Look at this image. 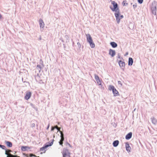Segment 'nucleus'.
I'll use <instances>...</instances> for the list:
<instances>
[{
  "label": "nucleus",
  "instance_id": "0eeeda50",
  "mask_svg": "<svg viewBox=\"0 0 157 157\" xmlns=\"http://www.w3.org/2000/svg\"><path fill=\"white\" fill-rule=\"evenodd\" d=\"M31 95V92H26L25 95V98L26 100L29 99Z\"/></svg>",
  "mask_w": 157,
  "mask_h": 157
},
{
  "label": "nucleus",
  "instance_id": "5701e85b",
  "mask_svg": "<svg viewBox=\"0 0 157 157\" xmlns=\"http://www.w3.org/2000/svg\"><path fill=\"white\" fill-rule=\"evenodd\" d=\"M0 148H1L2 149L5 150L6 147L4 145H3L0 144Z\"/></svg>",
  "mask_w": 157,
  "mask_h": 157
},
{
  "label": "nucleus",
  "instance_id": "58836bf2",
  "mask_svg": "<svg viewBox=\"0 0 157 157\" xmlns=\"http://www.w3.org/2000/svg\"><path fill=\"white\" fill-rule=\"evenodd\" d=\"M50 125L49 124L47 126V127L46 128V129L48 130L49 127Z\"/></svg>",
  "mask_w": 157,
  "mask_h": 157
},
{
  "label": "nucleus",
  "instance_id": "de8ad7c7",
  "mask_svg": "<svg viewBox=\"0 0 157 157\" xmlns=\"http://www.w3.org/2000/svg\"><path fill=\"white\" fill-rule=\"evenodd\" d=\"M128 54V52H127L126 54V55H127Z\"/></svg>",
  "mask_w": 157,
  "mask_h": 157
},
{
  "label": "nucleus",
  "instance_id": "9d476101",
  "mask_svg": "<svg viewBox=\"0 0 157 157\" xmlns=\"http://www.w3.org/2000/svg\"><path fill=\"white\" fill-rule=\"evenodd\" d=\"M132 136V132H130L127 134L125 136V139L127 140H129L131 139Z\"/></svg>",
  "mask_w": 157,
  "mask_h": 157
},
{
  "label": "nucleus",
  "instance_id": "dca6fc26",
  "mask_svg": "<svg viewBox=\"0 0 157 157\" xmlns=\"http://www.w3.org/2000/svg\"><path fill=\"white\" fill-rule=\"evenodd\" d=\"M152 123L154 124H156L157 123V120L154 117H152L151 118Z\"/></svg>",
  "mask_w": 157,
  "mask_h": 157
},
{
  "label": "nucleus",
  "instance_id": "f257e3e1",
  "mask_svg": "<svg viewBox=\"0 0 157 157\" xmlns=\"http://www.w3.org/2000/svg\"><path fill=\"white\" fill-rule=\"evenodd\" d=\"M111 4L113 6V7L111 6H110V8L113 12H115L114 15L116 17L117 23L119 24L120 22L121 18H120V10L118 7L117 4L114 1L111 2Z\"/></svg>",
  "mask_w": 157,
  "mask_h": 157
},
{
  "label": "nucleus",
  "instance_id": "aec40b11",
  "mask_svg": "<svg viewBox=\"0 0 157 157\" xmlns=\"http://www.w3.org/2000/svg\"><path fill=\"white\" fill-rule=\"evenodd\" d=\"M94 78H95V79L96 80V81H97L98 80H99V77L96 74L94 75Z\"/></svg>",
  "mask_w": 157,
  "mask_h": 157
},
{
  "label": "nucleus",
  "instance_id": "393cba45",
  "mask_svg": "<svg viewBox=\"0 0 157 157\" xmlns=\"http://www.w3.org/2000/svg\"><path fill=\"white\" fill-rule=\"evenodd\" d=\"M138 2L140 4L142 3L143 0H137Z\"/></svg>",
  "mask_w": 157,
  "mask_h": 157
},
{
  "label": "nucleus",
  "instance_id": "c03bdc74",
  "mask_svg": "<svg viewBox=\"0 0 157 157\" xmlns=\"http://www.w3.org/2000/svg\"><path fill=\"white\" fill-rule=\"evenodd\" d=\"M10 154L9 155H7L6 157H10Z\"/></svg>",
  "mask_w": 157,
  "mask_h": 157
},
{
  "label": "nucleus",
  "instance_id": "f704fd0d",
  "mask_svg": "<svg viewBox=\"0 0 157 157\" xmlns=\"http://www.w3.org/2000/svg\"><path fill=\"white\" fill-rule=\"evenodd\" d=\"M137 5L136 3L135 4H134L133 5V6L134 9H135V8H136L137 7Z\"/></svg>",
  "mask_w": 157,
  "mask_h": 157
},
{
  "label": "nucleus",
  "instance_id": "9b49d317",
  "mask_svg": "<svg viewBox=\"0 0 157 157\" xmlns=\"http://www.w3.org/2000/svg\"><path fill=\"white\" fill-rule=\"evenodd\" d=\"M133 60L132 58L129 57L128 59V66H132L133 63Z\"/></svg>",
  "mask_w": 157,
  "mask_h": 157
},
{
  "label": "nucleus",
  "instance_id": "4be33fe9",
  "mask_svg": "<svg viewBox=\"0 0 157 157\" xmlns=\"http://www.w3.org/2000/svg\"><path fill=\"white\" fill-rule=\"evenodd\" d=\"M126 149V150L128 152H130L131 151V148L130 146L129 147H127Z\"/></svg>",
  "mask_w": 157,
  "mask_h": 157
},
{
  "label": "nucleus",
  "instance_id": "4c0bfd02",
  "mask_svg": "<svg viewBox=\"0 0 157 157\" xmlns=\"http://www.w3.org/2000/svg\"><path fill=\"white\" fill-rule=\"evenodd\" d=\"M5 150L6 151L5 153V155H8V154L7 152V149L6 148V149Z\"/></svg>",
  "mask_w": 157,
  "mask_h": 157
},
{
  "label": "nucleus",
  "instance_id": "79ce46f5",
  "mask_svg": "<svg viewBox=\"0 0 157 157\" xmlns=\"http://www.w3.org/2000/svg\"><path fill=\"white\" fill-rule=\"evenodd\" d=\"M60 39L62 42H64V41L62 38H60Z\"/></svg>",
  "mask_w": 157,
  "mask_h": 157
},
{
  "label": "nucleus",
  "instance_id": "ddd939ff",
  "mask_svg": "<svg viewBox=\"0 0 157 157\" xmlns=\"http://www.w3.org/2000/svg\"><path fill=\"white\" fill-rule=\"evenodd\" d=\"M110 44L113 48H115L117 46V44L114 42H111L110 43Z\"/></svg>",
  "mask_w": 157,
  "mask_h": 157
},
{
  "label": "nucleus",
  "instance_id": "c9c22d12",
  "mask_svg": "<svg viewBox=\"0 0 157 157\" xmlns=\"http://www.w3.org/2000/svg\"><path fill=\"white\" fill-rule=\"evenodd\" d=\"M59 143L60 145H62L63 144V141H61L60 140V141L59 142Z\"/></svg>",
  "mask_w": 157,
  "mask_h": 157
},
{
  "label": "nucleus",
  "instance_id": "49530a36",
  "mask_svg": "<svg viewBox=\"0 0 157 157\" xmlns=\"http://www.w3.org/2000/svg\"><path fill=\"white\" fill-rule=\"evenodd\" d=\"M22 82H24V81H23V78H22Z\"/></svg>",
  "mask_w": 157,
  "mask_h": 157
},
{
  "label": "nucleus",
  "instance_id": "8fccbe9b",
  "mask_svg": "<svg viewBox=\"0 0 157 157\" xmlns=\"http://www.w3.org/2000/svg\"><path fill=\"white\" fill-rule=\"evenodd\" d=\"M36 126L37 127L38 126V124H36Z\"/></svg>",
  "mask_w": 157,
  "mask_h": 157
},
{
  "label": "nucleus",
  "instance_id": "f8f14e48",
  "mask_svg": "<svg viewBox=\"0 0 157 157\" xmlns=\"http://www.w3.org/2000/svg\"><path fill=\"white\" fill-rule=\"evenodd\" d=\"M5 144L7 146L9 147H11L12 146V143L9 141H5Z\"/></svg>",
  "mask_w": 157,
  "mask_h": 157
},
{
  "label": "nucleus",
  "instance_id": "39448f33",
  "mask_svg": "<svg viewBox=\"0 0 157 157\" xmlns=\"http://www.w3.org/2000/svg\"><path fill=\"white\" fill-rule=\"evenodd\" d=\"M54 141V140L53 139L51 142H48V143H47L42 147L40 148V151H43L44 150V152H45L46 151L45 149L48 147L51 146L53 144Z\"/></svg>",
  "mask_w": 157,
  "mask_h": 157
},
{
  "label": "nucleus",
  "instance_id": "37998d69",
  "mask_svg": "<svg viewBox=\"0 0 157 157\" xmlns=\"http://www.w3.org/2000/svg\"><path fill=\"white\" fill-rule=\"evenodd\" d=\"M39 40H41V37L40 36L39 38Z\"/></svg>",
  "mask_w": 157,
  "mask_h": 157
},
{
  "label": "nucleus",
  "instance_id": "412c9836",
  "mask_svg": "<svg viewBox=\"0 0 157 157\" xmlns=\"http://www.w3.org/2000/svg\"><path fill=\"white\" fill-rule=\"evenodd\" d=\"M126 0H124L123 2H122V4L123 5V6H126L128 4V3H126Z\"/></svg>",
  "mask_w": 157,
  "mask_h": 157
},
{
  "label": "nucleus",
  "instance_id": "bb28decb",
  "mask_svg": "<svg viewBox=\"0 0 157 157\" xmlns=\"http://www.w3.org/2000/svg\"><path fill=\"white\" fill-rule=\"evenodd\" d=\"M35 124H34V123H32V124H31V127L32 128H33L34 127H35Z\"/></svg>",
  "mask_w": 157,
  "mask_h": 157
},
{
  "label": "nucleus",
  "instance_id": "cd10ccee",
  "mask_svg": "<svg viewBox=\"0 0 157 157\" xmlns=\"http://www.w3.org/2000/svg\"><path fill=\"white\" fill-rule=\"evenodd\" d=\"M10 157H20V156H17V155H13L12 154H10Z\"/></svg>",
  "mask_w": 157,
  "mask_h": 157
},
{
  "label": "nucleus",
  "instance_id": "7ed1b4c3",
  "mask_svg": "<svg viewBox=\"0 0 157 157\" xmlns=\"http://www.w3.org/2000/svg\"><path fill=\"white\" fill-rule=\"evenodd\" d=\"M157 6V2L154 1L152 3L151 10L152 13L155 15H156V7Z\"/></svg>",
  "mask_w": 157,
  "mask_h": 157
},
{
  "label": "nucleus",
  "instance_id": "473e14b6",
  "mask_svg": "<svg viewBox=\"0 0 157 157\" xmlns=\"http://www.w3.org/2000/svg\"><path fill=\"white\" fill-rule=\"evenodd\" d=\"M119 16L120 17V18H121V19L123 18L124 17V16H123V15L121 14L120 12V15H119Z\"/></svg>",
  "mask_w": 157,
  "mask_h": 157
},
{
  "label": "nucleus",
  "instance_id": "1a4fd4ad",
  "mask_svg": "<svg viewBox=\"0 0 157 157\" xmlns=\"http://www.w3.org/2000/svg\"><path fill=\"white\" fill-rule=\"evenodd\" d=\"M39 22L40 28L44 29V28L45 24L43 20L41 19H39Z\"/></svg>",
  "mask_w": 157,
  "mask_h": 157
},
{
  "label": "nucleus",
  "instance_id": "c756f323",
  "mask_svg": "<svg viewBox=\"0 0 157 157\" xmlns=\"http://www.w3.org/2000/svg\"><path fill=\"white\" fill-rule=\"evenodd\" d=\"M64 37L68 40L69 39V36L67 35H65Z\"/></svg>",
  "mask_w": 157,
  "mask_h": 157
},
{
  "label": "nucleus",
  "instance_id": "e433bc0d",
  "mask_svg": "<svg viewBox=\"0 0 157 157\" xmlns=\"http://www.w3.org/2000/svg\"><path fill=\"white\" fill-rule=\"evenodd\" d=\"M55 127L54 128V127H51V130L52 131H53L54 130V129H55Z\"/></svg>",
  "mask_w": 157,
  "mask_h": 157
},
{
  "label": "nucleus",
  "instance_id": "a211bd4d",
  "mask_svg": "<svg viewBox=\"0 0 157 157\" xmlns=\"http://www.w3.org/2000/svg\"><path fill=\"white\" fill-rule=\"evenodd\" d=\"M27 148H28V147L25 146H22L21 147V149L23 151H25L26 150Z\"/></svg>",
  "mask_w": 157,
  "mask_h": 157
},
{
  "label": "nucleus",
  "instance_id": "f3484780",
  "mask_svg": "<svg viewBox=\"0 0 157 157\" xmlns=\"http://www.w3.org/2000/svg\"><path fill=\"white\" fill-rule=\"evenodd\" d=\"M36 68L39 71V72H40L42 69V66L41 65L39 64L37 65Z\"/></svg>",
  "mask_w": 157,
  "mask_h": 157
},
{
  "label": "nucleus",
  "instance_id": "2eb2a0df",
  "mask_svg": "<svg viewBox=\"0 0 157 157\" xmlns=\"http://www.w3.org/2000/svg\"><path fill=\"white\" fill-rule=\"evenodd\" d=\"M59 132L60 134V140L61 141H63L64 140V134L61 131H59Z\"/></svg>",
  "mask_w": 157,
  "mask_h": 157
},
{
  "label": "nucleus",
  "instance_id": "6e6552de",
  "mask_svg": "<svg viewBox=\"0 0 157 157\" xmlns=\"http://www.w3.org/2000/svg\"><path fill=\"white\" fill-rule=\"evenodd\" d=\"M116 52L114 50L110 49L109 50V54L111 57H113L115 55Z\"/></svg>",
  "mask_w": 157,
  "mask_h": 157
},
{
  "label": "nucleus",
  "instance_id": "b1692460",
  "mask_svg": "<svg viewBox=\"0 0 157 157\" xmlns=\"http://www.w3.org/2000/svg\"><path fill=\"white\" fill-rule=\"evenodd\" d=\"M55 128H56L58 132L59 131H59H60V128H59L57 126H55Z\"/></svg>",
  "mask_w": 157,
  "mask_h": 157
},
{
  "label": "nucleus",
  "instance_id": "7c9ffc66",
  "mask_svg": "<svg viewBox=\"0 0 157 157\" xmlns=\"http://www.w3.org/2000/svg\"><path fill=\"white\" fill-rule=\"evenodd\" d=\"M63 157H66V156L67 155V153L66 152H64L63 153Z\"/></svg>",
  "mask_w": 157,
  "mask_h": 157
},
{
  "label": "nucleus",
  "instance_id": "f03ea898",
  "mask_svg": "<svg viewBox=\"0 0 157 157\" xmlns=\"http://www.w3.org/2000/svg\"><path fill=\"white\" fill-rule=\"evenodd\" d=\"M87 40L90 44V47L92 48H94L95 47V44L94 43L92 37L89 34H86Z\"/></svg>",
  "mask_w": 157,
  "mask_h": 157
},
{
  "label": "nucleus",
  "instance_id": "c85d7f7f",
  "mask_svg": "<svg viewBox=\"0 0 157 157\" xmlns=\"http://www.w3.org/2000/svg\"><path fill=\"white\" fill-rule=\"evenodd\" d=\"M33 156H36L33 154H29V157H32Z\"/></svg>",
  "mask_w": 157,
  "mask_h": 157
},
{
  "label": "nucleus",
  "instance_id": "ea45409f",
  "mask_svg": "<svg viewBox=\"0 0 157 157\" xmlns=\"http://www.w3.org/2000/svg\"><path fill=\"white\" fill-rule=\"evenodd\" d=\"M120 57H121V56H120V54H119V53H118V58L120 59Z\"/></svg>",
  "mask_w": 157,
  "mask_h": 157
},
{
  "label": "nucleus",
  "instance_id": "a19ab883",
  "mask_svg": "<svg viewBox=\"0 0 157 157\" xmlns=\"http://www.w3.org/2000/svg\"><path fill=\"white\" fill-rule=\"evenodd\" d=\"M7 151H8V152H10L12 151L11 150L9 149H7Z\"/></svg>",
  "mask_w": 157,
  "mask_h": 157
},
{
  "label": "nucleus",
  "instance_id": "4468645a",
  "mask_svg": "<svg viewBox=\"0 0 157 157\" xmlns=\"http://www.w3.org/2000/svg\"><path fill=\"white\" fill-rule=\"evenodd\" d=\"M119 141L118 140H116L113 141V147H117L119 144Z\"/></svg>",
  "mask_w": 157,
  "mask_h": 157
},
{
  "label": "nucleus",
  "instance_id": "20e7f679",
  "mask_svg": "<svg viewBox=\"0 0 157 157\" xmlns=\"http://www.w3.org/2000/svg\"><path fill=\"white\" fill-rule=\"evenodd\" d=\"M109 90H112L114 96H117L119 95L118 92L113 85H110L109 88Z\"/></svg>",
  "mask_w": 157,
  "mask_h": 157
},
{
  "label": "nucleus",
  "instance_id": "6ab92c4d",
  "mask_svg": "<svg viewBox=\"0 0 157 157\" xmlns=\"http://www.w3.org/2000/svg\"><path fill=\"white\" fill-rule=\"evenodd\" d=\"M96 82H97L98 85L99 86H101V87L102 85L101 84V82L100 81V79H99V80L97 81Z\"/></svg>",
  "mask_w": 157,
  "mask_h": 157
},
{
  "label": "nucleus",
  "instance_id": "423d86ee",
  "mask_svg": "<svg viewBox=\"0 0 157 157\" xmlns=\"http://www.w3.org/2000/svg\"><path fill=\"white\" fill-rule=\"evenodd\" d=\"M118 63L120 67L121 68V69L124 70V69L125 63L124 62L120 60L118 62Z\"/></svg>",
  "mask_w": 157,
  "mask_h": 157
},
{
  "label": "nucleus",
  "instance_id": "a18cd8bd",
  "mask_svg": "<svg viewBox=\"0 0 157 157\" xmlns=\"http://www.w3.org/2000/svg\"><path fill=\"white\" fill-rule=\"evenodd\" d=\"M2 17V15L0 13V19Z\"/></svg>",
  "mask_w": 157,
  "mask_h": 157
},
{
  "label": "nucleus",
  "instance_id": "2f4dec72",
  "mask_svg": "<svg viewBox=\"0 0 157 157\" xmlns=\"http://www.w3.org/2000/svg\"><path fill=\"white\" fill-rule=\"evenodd\" d=\"M77 45H78V47L79 48H80L81 47V45L80 44V43L79 42H78L77 43Z\"/></svg>",
  "mask_w": 157,
  "mask_h": 157
},
{
  "label": "nucleus",
  "instance_id": "72a5a7b5",
  "mask_svg": "<svg viewBox=\"0 0 157 157\" xmlns=\"http://www.w3.org/2000/svg\"><path fill=\"white\" fill-rule=\"evenodd\" d=\"M118 84L120 85L121 86H122V84L121 83V81H118Z\"/></svg>",
  "mask_w": 157,
  "mask_h": 157
},
{
  "label": "nucleus",
  "instance_id": "a878e982",
  "mask_svg": "<svg viewBox=\"0 0 157 157\" xmlns=\"http://www.w3.org/2000/svg\"><path fill=\"white\" fill-rule=\"evenodd\" d=\"M129 145L128 143L127 142L125 143V147L126 148L127 147H129Z\"/></svg>",
  "mask_w": 157,
  "mask_h": 157
},
{
  "label": "nucleus",
  "instance_id": "09e8293b",
  "mask_svg": "<svg viewBox=\"0 0 157 157\" xmlns=\"http://www.w3.org/2000/svg\"><path fill=\"white\" fill-rule=\"evenodd\" d=\"M135 109L134 110V111H135V109Z\"/></svg>",
  "mask_w": 157,
  "mask_h": 157
}]
</instances>
